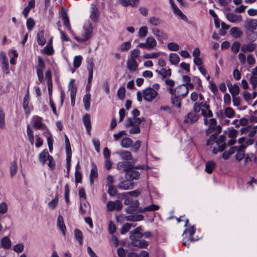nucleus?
<instances>
[{
  "label": "nucleus",
  "instance_id": "1",
  "mask_svg": "<svg viewBox=\"0 0 257 257\" xmlns=\"http://www.w3.org/2000/svg\"><path fill=\"white\" fill-rule=\"evenodd\" d=\"M204 124L208 126L206 131V136L211 135L210 138L206 142V145H212L216 139L218 134L221 132V127L217 124L215 118L210 117L208 119H204Z\"/></svg>",
  "mask_w": 257,
  "mask_h": 257
},
{
  "label": "nucleus",
  "instance_id": "2",
  "mask_svg": "<svg viewBox=\"0 0 257 257\" xmlns=\"http://www.w3.org/2000/svg\"><path fill=\"white\" fill-rule=\"evenodd\" d=\"M142 121L143 119L141 118L128 117L125 121V125L126 127L132 126L129 130L130 134H137L140 133V124Z\"/></svg>",
  "mask_w": 257,
  "mask_h": 257
},
{
  "label": "nucleus",
  "instance_id": "3",
  "mask_svg": "<svg viewBox=\"0 0 257 257\" xmlns=\"http://www.w3.org/2000/svg\"><path fill=\"white\" fill-rule=\"evenodd\" d=\"M167 91L172 95L176 94L179 97H184L188 93V87L185 84H182L174 88H167Z\"/></svg>",
  "mask_w": 257,
  "mask_h": 257
},
{
  "label": "nucleus",
  "instance_id": "4",
  "mask_svg": "<svg viewBox=\"0 0 257 257\" xmlns=\"http://www.w3.org/2000/svg\"><path fill=\"white\" fill-rule=\"evenodd\" d=\"M92 26L90 22L86 23L83 27V32L81 37L75 36L74 38L77 42H84L89 39L92 32Z\"/></svg>",
  "mask_w": 257,
  "mask_h": 257
},
{
  "label": "nucleus",
  "instance_id": "5",
  "mask_svg": "<svg viewBox=\"0 0 257 257\" xmlns=\"http://www.w3.org/2000/svg\"><path fill=\"white\" fill-rule=\"evenodd\" d=\"M157 45V40L152 36L148 37L145 42L140 43L138 47L147 49L148 50H153Z\"/></svg>",
  "mask_w": 257,
  "mask_h": 257
},
{
  "label": "nucleus",
  "instance_id": "6",
  "mask_svg": "<svg viewBox=\"0 0 257 257\" xmlns=\"http://www.w3.org/2000/svg\"><path fill=\"white\" fill-rule=\"evenodd\" d=\"M144 99L147 102H151L158 95V92L154 89L148 87L144 89L143 91Z\"/></svg>",
  "mask_w": 257,
  "mask_h": 257
},
{
  "label": "nucleus",
  "instance_id": "7",
  "mask_svg": "<svg viewBox=\"0 0 257 257\" xmlns=\"http://www.w3.org/2000/svg\"><path fill=\"white\" fill-rule=\"evenodd\" d=\"M45 65L44 61L40 57H38V64L36 66L37 74L38 80L40 82L43 81V71L45 69Z\"/></svg>",
  "mask_w": 257,
  "mask_h": 257
},
{
  "label": "nucleus",
  "instance_id": "8",
  "mask_svg": "<svg viewBox=\"0 0 257 257\" xmlns=\"http://www.w3.org/2000/svg\"><path fill=\"white\" fill-rule=\"evenodd\" d=\"M226 137L224 135H221L218 140L215 143L217 146V148H214L213 149V153L215 154L219 152H221L224 150L226 147V143L225 142Z\"/></svg>",
  "mask_w": 257,
  "mask_h": 257
},
{
  "label": "nucleus",
  "instance_id": "9",
  "mask_svg": "<svg viewBox=\"0 0 257 257\" xmlns=\"http://www.w3.org/2000/svg\"><path fill=\"white\" fill-rule=\"evenodd\" d=\"M153 34L156 37L158 41L167 40L168 39V34L163 30L154 28L152 29Z\"/></svg>",
  "mask_w": 257,
  "mask_h": 257
},
{
  "label": "nucleus",
  "instance_id": "10",
  "mask_svg": "<svg viewBox=\"0 0 257 257\" xmlns=\"http://www.w3.org/2000/svg\"><path fill=\"white\" fill-rule=\"evenodd\" d=\"M33 127L36 130L45 129L46 126L42 122V118L39 116H34L32 118Z\"/></svg>",
  "mask_w": 257,
  "mask_h": 257
},
{
  "label": "nucleus",
  "instance_id": "11",
  "mask_svg": "<svg viewBox=\"0 0 257 257\" xmlns=\"http://www.w3.org/2000/svg\"><path fill=\"white\" fill-rule=\"evenodd\" d=\"M106 207L108 211H119L122 208V205L120 201L115 200L114 201H109L107 203Z\"/></svg>",
  "mask_w": 257,
  "mask_h": 257
},
{
  "label": "nucleus",
  "instance_id": "12",
  "mask_svg": "<svg viewBox=\"0 0 257 257\" xmlns=\"http://www.w3.org/2000/svg\"><path fill=\"white\" fill-rule=\"evenodd\" d=\"M142 227L139 226L130 232V238L132 241L138 240L143 237V233L141 232Z\"/></svg>",
  "mask_w": 257,
  "mask_h": 257
},
{
  "label": "nucleus",
  "instance_id": "13",
  "mask_svg": "<svg viewBox=\"0 0 257 257\" xmlns=\"http://www.w3.org/2000/svg\"><path fill=\"white\" fill-rule=\"evenodd\" d=\"M140 173L134 168L128 169L125 173V178L127 180H133L139 179Z\"/></svg>",
  "mask_w": 257,
  "mask_h": 257
},
{
  "label": "nucleus",
  "instance_id": "14",
  "mask_svg": "<svg viewBox=\"0 0 257 257\" xmlns=\"http://www.w3.org/2000/svg\"><path fill=\"white\" fill-rule=\"evenodd\" d=\"M199 117V115H198L192 111L188 113L184 117V121L187 123H193L197 121Z\"/></svg>",
  "mask_w": 257,
  "mask_h": 257
},
{
  "label": "nucleus",
  "instance_id": "15",
  "mask_svg": "<svg viewBox=\"0 0 257 257\" xmlns=\"http://www.w3.org/2000/svg\"><path fill=\"white\" fill-rule=\"evenodd\" d=\"M244 27L248 31H253L257 28V20L255 19L247 20L244 24Z\"/></svg>",
  "mask_w": 257,
  "mask_h": 257
},
{
  "label": "nucleus",
  "instance_id": "16",
  "mask_svg": "<svg viewBox=\"0 0 257 257\" xmlns=\"http://www.w3.org/2000/svg\"><path fill=\"white\" fill-rule=\"evenodd\" d=\"M131 244L134 247H137L140 248H146L149 245V243L145 240H135L132 241Z\"/></svg>",
  "mask_w": 257,
  "mask_h": 257
},
{
  "label": "nucleus",
  "instance_id": "17",
  "mask_svg": "<svg viewBox=\"0 0 257 257\" xmlns=\"http://www.w3.org/2000/svg\"><path fill=\"white\" fill-rule=\"evenodd\" d=\"M257 44L254 43H249L246 44H243L241 47V50L243 53L247 52H252L256 49Z\"/></svg>",
  "mask_w": 257,
  "mask_h": 257
},
{
  "label": "nucleus",
  "instance_id": "18",
  "mask_svg": "<svg viewBox=\"0 0 257 257\" xmlns=\"http://www.w3.org/2000/svg\"><path fill=\"white\" fill-rule=\"evenodd\" d=\"M117 187L122 190L131 189L134 187V183L128 181H122L118 184Z\"/></svg>",
  "mask_w": 257,
  "mask_h": 257
},
{
  "label": "nucleus",
  "instance_id": "19",
  "mask_svg": "<svg viewBox=\"0 0 257 257\" xmlns=\"http://www.w3.org/2000/svg\"><path fill=\"white\" fill-rule=\"evenodd\" d=\"M82 120H83V122L84 123V125H85V127L86 128L87 134L89 135H90V131L91 129V125L90 115L86 113L83 116Z\"/></svg>",
  "mask_w": 257,
  "mask_h": 257
},
{
  "label": "nucleus",
  "instance_id": "20",
  "mask_svg": "<svg viewBox=\"0 0 257 257\" xmlns=\"http://www.w3.org/2000/svg\"><path fill=\"white\" fill-rule=\"evenodd\" d=\"M226 17L231 23L239 22L242 21V17L241 15H237L232 13H227Z\"/></svg>",
  "mask_w": 257,
  "mask_h": 257
},
{
  "label": "nucleus",
  "instance_id": "21",
  "mask_svg": "<svg viewBox=\"0 0 257 257\" xmlns=\"http://www.w3.org/2000/svg\"><path fill=\"white\" fill-rule=\"evenodd\" d=\"M159 206L156 204H151L145 207H139L138 212L139 213H144L146 212H150L158 210Z\"/></svg>",
  "mask_w": 257,
  "mask_h": 257
},
{
  "label": "nucleus",
  "instance_id": "22",
  "mask_svg": "<svg viewBox=\"0 0 257 257\" xmlns=\"http://www.w3.org/2000/svg\"><path fill=\"white\" fill-rule=\"evenodd\" d=\"M99 11L97 7L94 5H92L91 7L90 18L93 22H96L99 17Z\"/></svg>",
  "mask_w": 257,
  "mask_h": 257
},
{
  "label": "nucleus",
  "instance_id": "23",
  "mask_svg": "<svg viewBox=\"0 0 257 257\" xmlns=\"http://www.w3.org/2000/svg\"><path fill=\"white\" fill-rule=\"evenodd\" d=\"M115 153L118 155L120 158L122 160L125 161L132 160V154L130 152L127 151L123 150L117 151Z\"/></svg>",
  "mask_w": 257,
  "mask_h": 257
},
{
  "label": "nucleus",
  "instance_id": "24",
  "mask_svg": "<svg viewBox=\"0 0 257 257\" xmlns=\"http://www.w3.org/2000/svg\"><path fill=\"white\" fill-rule=\"evenodd\" d=\"M127 69L132 72L136 71L138 68V64L136 60L128 59L126 62Z\"/></svg>",
  "mask_w": 257,
  "mask_h": 257
},
{
  "label": "nucleus",
  "instance_id": "25",
  "mask_svg": "<svg viewBox=\"0 0 257 257\" xmlns=\"http://www.w3.org/2000/svg\"><path fill=\"white\" fill-rule=\"evenodd\" d=\"M57 225L59 229L61 231L64 236L66 234V227L63 221V217L59 215L57 220Z\"/></svg>",
  "mask_w": 257,
  "mask_h": 257
},
{
  "label": "nucleus",
  "instance_id": "26",
  "mask_svg": "<svg viewBox=\"0 0 257 257\" xmlns=\"http://www.w3.org/2000/svg\"><path fill=\"white\" fill-rule=\"evenodd\" d=\"M62 17L64 21V24L66 27V28L68 29V30L69 31L70 33L73 35V32L71 29L70 23L69 22V18L68 17L67 13L63 11L62 12Z\"/></svg>",
  "mask_w": 257,
  "mask_h": 257
},
{
  "label": "nucleus",
  "instance_id": "27",
  "mask_svg": "<svg viewBox=\"0 0 257 257\" xmlns=\"http://www.w3.org/2000/svg\"><path fill=\"white\" fill-rule=\"evenodd\" d=\"M143 219L144 216L141 214H132L125 217V219L128 221H139Z\"/></svg>",
  "mask_w": 257,
  "mask_h": 257
},
{
  "label": "nucleus",
  "instance_id": "28",
  "mask_svg": "<svg viewBox=\"0 0 257 257\" xmlns=\"http://www.w3.org/2000/svg\"><path fill=\"white\" fill-rule=\"evenodd\" d=\"M2 247L5 249H9L12 246V242L8 236H4L1 240Z\"/></svg>",
  "mask_w": 257,
  "mask_h": 257
},
{
  "label": "nucleus",
  "instance_id": "29",
  "mask_svg": "<svg viewBox=\"0 0 257 257\" xmlns=\"http://www.w3.org/2000/svg\"><path fill=\"white\" fill-rule=\"evenodd\" d=\"M237 131L233 128H230L228 130V136L231 138L228 142L229 145H233L235 143V140L234 139L237 136Z\"/></svg>",
  "mask_w": 257,
  "mask_h": 257
},
{
  "label": "nucleus",
  "instance_id": "30",
  "mask_svg": "<svg viewBox=\"0 0 257 257\" xmlns=\"http://www.w3.org/2000/svg\"><path fill=\"white\" fill-rule=\"evenodd\" d=\"M256 157L254 154H247L244 159V164L250 165L253 162H256Z\"/></svg>",
  "mask_w": 257,
  "mask_h": 257
},
{
  "label": "nucleus",
  "instance_id": "31",
  "mask_svg": "<svg viewBox=\"0 0 257 257\" xmlns=\"http://www.w3.org/2000/svg\"><path fill=\"white\" fill-rule=\"evenodd\" d=\"M246 147L245 145H240L237 147V150L236 151L235 159L237 161H240L242 159L245 157L243 149Z\"/></svg>",
  "mask_w": 257,
  "mask_h": 257
},
{
  "label": "nucleus",
  "instance_id": "32",
  "mask_svg": "<svg viewBox=\"0 0 257 257\" xmlns=\"http://www.w3.org/2000/svg\"><path fill=\"white\" fill-rule=\"evenodd\" d=\"M30 101V97L28 93L25 96L24 99H23V108L25 110L26 114L27 115H29L30 113V108L29 106V103Z\"/></svg>",
  "mask_w": 257,
  "mask_h": 257
},
{
  "label": "nucleus",
  "instance_id": "33",
  "mask_svg": "<svg viewBox=\"0 0 257 257\" xmlns=\"http://www.w3.org/2000/svg\"><path fill=\"white\" fill-rule=\"evenodd\" d=\"M173 10L174 13L177 16H179L182 20L184 21H187V17L184 15L182 11L176 6V5L174 4L171 6Z\"/></svg>",
  "mask_w": 257,
  "mask_h": 257
},
{
  "label": "nucleus",
  "instance_id": "34",
  "mask_svg": "<svg viewBox=\"0 0 257 257\" xmlns=\"http://www.w3.org/2000/svg\"><path fill=\"white\" fill-rule=\"evenodd\" d=\"M50 155L49 154L47 150H44L39 155V160L40 162L43 165H44L45 164V162L47 160L48 158L50 157Z\"/></svg>",
  "mask_w": 257,
  "mask_h": 257
},
{
  "label": "nucleus",
  "instance_id": "35",
  "mask_svg": "<svg viewBox=\"0 0 257 257\" xmlns=\"http://www.w3.org/2000/svg\"><path fill=\"white\" fill-rule=\"evenodd\" d=\"M237 150V147H231L228 151H226L223 152L222 157L224 160H227L232 154L235 153Z\"/></svg>",
  "mask_w": 257,
  "mask_h": 257
},
{
  "label": "nucleus",
  "instance_id": "36",
  "mask_svg": "<svg viewBox=\"0 0 257 257\" xmlns=\"http://www.w3.org/2000/svg\"><path fill=\"white\" fill-rule=\"evenodd\" d=\"M171 103L173 106L177 109H180L181 106V100L177 95H173L171 97Z\"/></svg>",
  "mask_w": 257,
  "mask_h": 257
},
{
  "label": "nucleus",
  "instance_id": "37",
  "mask_svg": "<svg viewBox=\"0 0 257 257\" xmlns=\"http://www.w3.org/2000/svg\"><path fill=\"white\" fill-rule=\"evenodd\" d=\"M91 94L88 93L85 94L83 98V103L84 108L86 110H88L90 106Z\"/></svg>",
  "mask_w": 257,
  "mask_h": 257
},
{
  "label": "nucleus",
  "instance_id": "38",
  "mask_svg": "<svg viewBox=\"0 0 257 257\" xmlns=\"http://www.w3.org/2000/svg\"><path fill=\"white\" fill-rule=\"evenodd\" d=\"M169 59L170 63L174 65H177L180 61V58L176 53L170 54L169 56Z\"/></svg>",
  "mask_w": 257,
  "mask_h": 257
},
{
  "label": "nucleus",
  "instance_id": "39",
  "mask_svg": "<svg viewBox=\"0 0 257 257\" xmlns=\"http://www.w3.org/2000/svg\"><path fill=\"white\" fill-rule=\"evenodd\" d=\"M229 92L232 96H236L239 93V87L237 84H233L228 86Z\"/></svg>",
  "mask_w": 257,
  "mask_h": 257
},
{
  "label": "nucleus",
  "instance_id": "40",
  "mask_svg": "<svg viewBox=\"0 0 257 257\" xmlns=\"http://www.w3.org/2000/svg\"><path fill=\"white\" fill-rule=\"evenodd\" d=\"M132 140L128 137H123L120 142L121 146L123 148H128L132 144Z\"/></svg>",
  "mask_w": 257,
  "mask_h": 257
},
{
  "label": "nucleus",
  "instance_id": "41",
  "mask_svg": "<svg viewBox=\"0 0 257 257\" xmlns=\"http://www.w3.org/2000/svg\"><path fill=\"white\" fill-rule=\"evenodd\" d=\"M37 42L39 45L44 46L46 43V39L44 37V33L43 31L38 32L37 37Z\"/></svg>",
  "mask_w": 257,
  "mask_h": 257
},
{
  "label": "nucleus",
  "instance_id": "42",
  "mask_svg": "<svg viewBox=\"0 0 257 257\" xmlns=\"http://www.w3.org/2000/svg\"><path fill=\"white\" fill-rule=\"evenodd\" d=\"M201 114L203 117V119H208L213 116V113L210 109V107L207 108H202L201 109Z\"/></svg>",
  "mask_w": 257,
  "mask_h": 257
},
{
  "label": "nucleus",
  "instance_id": "43",
  "mask_svg": "<svg viewBox=\"0 0 257 257\" xmlns=\"http://www.w3.org/2000/svg\"><path fill=\"white\" fill-rule=\"evenodd\" d=\"M98 176L97 170L96 167H93L90 173V183L91 185H92L94 183V179L96 178Z\"/></svg>",
  "mask_w": 257,
  "mask_h": 257
},
{
  "label": "nucleus",
  "instance_id": "44",
  "mask_svg": "<svg viewBox=\"0 0 257 257\" xmlns=\"http://www.w3.org/2000/svg\"><path fill=\"white\" fill-rule=\"evenodd\" d=\"M230 32L231 36L235 38H239L242 35V32L238 27L232 28L230 29Z\"/></svg>",
  "mask_w": 257,
  "mask_h": 257
},
{
  "label": "nucleus",
  "instance_id": "45",
  "mask_svg": "<svg viewBox=\"0 0 257 257\" xmlns=\"http://www.w3.org/2000/svg\"><path fill=\"white\" fill-rule=\"evenodd\" d=\"M195 231V228H194V226L193 225L190 226L189 228H188V229H186L184 231V232H183V234H188L189 236V240L190 241H195L196 239H193V234L194 233Z\"/></svg>",
  "mask_w": 257,
  "mask_h": 257
},
{
  "label": "nucleus",
  "instance_id": "46",
  "mask_svg": "<svg viewBox=\"0 0 257 257\" xmlns=\"http://www.w3.org/2000/svg\"><path fill=\"white\" fill-rule=\"evenodd\" d=\"M148 23L153 26H158L161 25L162 21L158 17H152L148 20Z\"/></svg>",
  "mask_w": 257,
  "mask_h": 257
},
{
  "label": "nucleus",
  "instance_id": "47",
  "mask_svg": "<svg viewBox=\"0 0 257 257\" xmlns=\"http://www.w3.org/2000/svg\"><path fill=\"white\" fill-rule=\"evenodd\" d=\"M215 167V164L213 161H209L205 165V171L211 174Z\"/></svg>",
  "mask_w": 257,
  "mask_h": 257
},
{
  "label": "nucleus",
  "instance_id": "48",
  "mask_svg": "<svg viewBox=\"0 0 257 257\" xmlns=\"http://www.w3.org/2000/svg\"><path fill=\"white\" fill-rule=\"evenodd\" d=\"M156 72L160 74L164 78H167L171 75L170 69H166L165 68H162L160 71L157 70Z\"/></svg>",
  "mask_w": 257,
  "mask_h": 257
},
{
  "label": "nucleus",
  "instance_id": "49",
  "mask_svg": "<svg viewBox=\"0 0 257 257\" xmlns=\"http://www.w3.org/2000/svg\"><path fill=\"white\" fill-rule=\"evenodd\" d=\"M224 113L227 118H231L234 116L235 112L232 108L226 107L224 108Z\"/></svg>",
  "mask_w": 257,
  "mask_h": 257
},
{
  "label": "nucleus",
  "instance_id": "50",
  "mask_svg": "<svg viewBox=\"0 0 257 257\" xmlns=\"http://www.w3.org/2000/svg\"><path fill=\"white\" fill-rule=\"evenodd\" d=\"M18 167L16 161L12 162L10 168V173L11 177L14 176L17 172Z\"/></svg>",
  "mask_w": 257,
  "mask_h": 257
},
{
  "label": "nucleus",
  "instance_id": "51",
  "mask_svg": "<svg viewBox=\"0 0 257 257\" xmlns=\"http://www.w3.org/2000/svg\"><path fill=\"white\" fill-rule=\"evenodd\" d=\"M116 168L118 170L126 172L128 169V163L126 162H120L117 164Z\"/></svg>",
  "mask_w": 257,
  "mask_h": 257
},
{
  "label": "nucleus",
  "instance_id": "52",
  "mask_svg": "<svg viewBox=\"0 0 257 257\" xmlns=\"http://www.w3.org/2000/svg\"><path fill=\"white\" fill-rule=\"evenodd\" d=\"M74 234L76 239L80 244L83 243V234L82 232L78 229L74 230Z\"/></svg>",
  "mask_w": 257,
  "mask_h": 257
},
{
  "label": "nucleus",
  "instance_id": "53",
  "mask_svg": "<svg viewBox=\"0 0 257 257\" xmlns=\"http://www.w3.org/2000/svg\"><path fill=\"white\" fill-rule=\"evenodd\" d=\"M167 47L168 50L171 51H177L179 49V46L174 42H170L167 44Z\"/></svg>",
  "mask_w": 257,
  "mask_h": 257
},
{
  "label": "nucleus",
  "instance_id": "54",
  "mask_svg": "<svg viewBox=\"0 0 257 257\" xmlns=\"http://www.w3.org/2000/svg\"><path fill=\"white\" fill-rule=\"evenodd\" d=\"M148 32V27L147 26H142L139 30L138 36L140 38H144L147 36Z\"/></svg>",
  "mask_w": 257,
  "mask_h": 257
},
{
  "label": "nucleus",
  "instance_id": "55",
  "mask_svg": "<svg viewBox=\"0 0 257 257\" xmlns=\"http://www.w3.org/2000/svg\"><path fill=\"white\" fill-rule=\"evenodd\" d=\"M27 133L28 137V139L29 142H30L32 145L34 144V135L33 132L32 130L30 128V126L29 125H28L27 126Z\"/></svg>",
  "mask_w": 257,
  "mask_h": 257
},
{
  "label": "nucleus",
  "instance_id": "56",
  "mask_svg": "<svg viewBox=\"0 0 257 257\" xmlns=\"http://www.w3.org/2000/svg\"><path fill=\"white\" fill-rule=\"evenodd\" d=\"M58 202V197L57 196H55L54 198L48 204V206L51 209H54L57 206Z\"/></svg>",
  "mask_w": 257,
  "mask_h": 257
},
{
  "label": "nucleus",
  "instance_id": "57",
  "mask_svg": "<svg viewBox=\"0 0 257 257\" xmlns=\"http://www.w3.org/2000/svg\"><path fill=\"white\" fill-rule=\"evenodd\" d=\"M82 57L80 55L75 56L73 60V65L75 68H78L81 65Z\"/></svg>",
  "mask_w": 257,
  "mask_h": 257
},
{
  "label": "nucleus",
  "instance_id": "58",
  "mask_svg": "<svg viewBox=\"0 0 257 257\" xmlns=\"http://www.w3.org/2000/svg\"><path fill=\"white\" fill-rule=\"evenodd\" d=\"M5 114L4 110L0 108V128L3 129L5 127Z\"/></svg>",
  "mask_w": 257,
  "mask_h": 257
},
{
  "label": "nucleus",
  "instance_id": "59",
  "mask_svg": "<svg viewBox=\"0 0 257 257\" xmlns=\"http://www.w3.org/2000/svg\"><path fill=\"white\" fill-rule=\"evenodd\" d=\"M139 0H121V3L124 6L131 5L133 7H135L136 6V3Z\"/></svg>",
  "mask_w": 257,
  "mask_h": 257
},
{
  "label": "nucleus",
  "instance_id": "60",
  "mask_svg": "<svg viewBox=\"0 0 257 257\" xmlns=\"http://www.w3.org/2000/svg\"><path fill=\"white\" fill-rule=\"evenodd\" d=\"M43 52L47 55H52L54 53L52 46H51V45H47L44 48Z\"/></svg>",
  "mask_w": 257,
  "mask_h": 257
},
{
  "label": "nucleus",
  "instance_id": "61",
  "mask_svg": "<svg viewBox=\"0 0 257 257\" xmlns=\"http://www.w3.org/2000/svg\"><path fill=\"white\" fill-rule=\"evenodd\" d=\"M135 226V225L128 223H126L122 226L120 232L121 234H124L127 232L132 226Z\"/></svg>",
  "mask_w": 257,
  "mask_h": 257
},
{
  "label": "nucleus",
  "instance_id": "62",
  "mask_svg": "<svg viewBox=\"0 0 257 257\" xmlns=\"http://www.w3.org/2000/svg\"><path fill=\"white\" fill-rule=\"evenodd\" d=\"M140 54V50L138 49H135L132 51L130 57L128 58V59L132 60H136V59L139 56Z\"/></svg>",
  "mask_w": 257,
  "mask_h": 257
},
{
  "label": "nucleus",
  "instance_id": "63",
  "mask_svg": "<svg viewBox=\"0 0 257 257\" xmlns=\"http://www.w3.org/2000/svg\"><path fill=\"white\" fill-rule=\"evenodd\" d=\"M13 249L17 253L22 252L24 249V245L22 243L17 244L14 246Z\"/></svg>",
  "mask_w": 257,
  "mask_h": 257
},
{
  "label": "nucleus",
  "instance_id": "64",
  "mask_svg": "<svg viewBox=\"0 0 257 257\" xmlns=\"http://www.w3.org/2000/svg\"><path fill=\"white\" fill-rule=\"evenodd\" d=\"M249 82L252 85V88L255 89L257 87V76L251 75L249 79Z\"/></svg>",
  "mask_w": 257,
  "mask_h": 257
}]
</instances>
